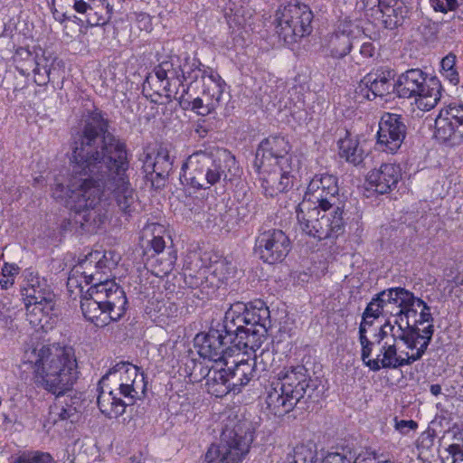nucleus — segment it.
<instances>
[{
	"mask_svg": "<svg viewBox=\"0 0 463 463\" xmlns=\"http://www.w3.org/2000/svg\"><path fill=\"white\" fill-rule=\"evenodd\" d=\"M70 178L65 185L59 179L52 196L73 211L72 222L88 232H96L106 215L101 207L104 191H109L120 210L132 211L134 189L124 143L108 132V123L99 113L86 121L81 135L71 145Z\"/></svg>",
	"mask_w": 463,
	"mask_h": 463,
	"instance_id": "obj_1",
	"label": "nucleus"
},
{
	"mask_svg": "<svg viewBox=\"0 0 463 463\" xmlns=\"http://www.w3.org/2000/svg\"><path fill=\"white\" fill-rule=\"evenodd\" d=\"M118 254L113 251L90 253L76 265L68 279L71 285L74 276L81 274L87 284L92 283L80 301V308L86 319L99 327L118 321L126 313L128 299L124 289L115 280L103 279L114 269Z\"/></svg>",
	"mask_w": 463,
	"mask_h": 463,
	"instance_id": "obj_2",
	"label": "nucleus"
},
{
	"mask_svg": "<svg viewBox=\"0 0 463 463\" xmlns=\"http://www.w3.org/2000/svg\"><path fill=\"white\" fill-rule=\"evenodd\" d=\"M31 365L35 385L60 397L72 390L79 378L74 349L57 344L29 347L23 355Z\"/></svg>",
	"mask_w": 463,
	"mask_h": 463,
	"instance_id": "obj_3",
	"label": "nucleus"
},
{
	"mask_svg": "<svg viewBox=\"0 0 463 463\" xmlns=\"http://www.w3.org/2000/svg\"><path fill=\"white\" fill-rule=\"evenodd\" d=\"M146 384L138 368L127 362L111 367L99 382L98 406L109 419L122 415L128 405L145 393Z\"/></svg>",
	"mask_w": 463,
	"mask_h": 463,
	"instance_id": "obj_4",
	"label": "nucleus"
},
{
	"mask_svg": "<svg viewBox=\"0 0 463 463\" xmlns=\"http://www.w3.org/2000/svg\"><path fill=\"white\" fill-rule=\"evenodd\" d=\"M179 71H175V80L179 85L175 88V100L180 107L186 110L191 109L198 115L205 116L216 110L225 100V82L214 72L203 76V89L201 97H195L197 90L196 80L201 71L194 62L185 59V62L180 65Z\"/></svg>",
	"mask_w": 463,
	"mask_h": 463,
	"instance_id": "obj_5",
	"label": "nucleus"
},
{
	"mask_svg": "<svg viewBox=\"0 0 463 463\" xmlns=\"http://www.w3.org/2000/svg\"><path fill=\"white\" fill-rule=\"evenodd\" d=\"M238 170L236 159L230 151L210 146L194 153L185 160L179 180L184 185L206 189L222 179L231 181Z\"/></svg>",
	"mask_w": 463,
	"mask_h": 463,
	"instance_id": "obj_6",
	"label": "nucleus"
},
{
	"mask_svg": "<svg viewBox=\"0 0 463 463\" xmlns=\"http://www.w3.org/2000/svg\"><path fill=\"white\" fill-rule=\"evenodd\" d=\"M234 273V267L226 260H220L209 266L204 265L200 254L189 252L184 260L180 279L191 289L199 288L206 297L214 293Z\"/></svg>",
	"mask_w": 463,
	"mask_h": 463,
	"instance_id": "obj_7",
	"label": "nucleus"
},
{
	"mask_svg": "<svg viewBox=\"0 0 463 463\" xmlns=\"http://www.w3.org/2000/svg\"><path fill=\"white\" fill-rule=\"evenodd\" d=\"M21 294L29 323L34 327L48 329L55 307V296L46 279L33 271H26Z\"/></svg>",
	"mask_w": 463,
	"mask_h": 463,
	"instance_id": "obj_8",
	"label": "nucleus"
},
{
	"mask_svg": "<svg viewBox=\"0 0 463 463\" xmlns=\"http://www.w3.org/2000/svg\"><path fill=\"white\" fill-rule=\"evenodd\" d=\"M342 206L324 210L302 201L297 207V218L301 230L317 241L337 238L344 232L345 222Z\"/></svg>",
	"mask_w": 463,
	"mask_h": 463,
	"instance_id": "obj_9",
	"label": "nucleus"
},
{
	"mask_svg": "<svg viewBox=\"0 0 463 463\" xmlns=\"http://www.w3.org/2000/svg\"><path fill=\"white\" fill-rule=\"evenodd\" d=\"M394 88L400 98H414L417 107L425 111L438 104L442 90L437 77H428L420 69H410L402 73Z\"/></svg>",
	"mask_w": 463,
	"mask_h": 463,
	"instance_id": "obj_10",
	"label": "nucleus"
},
{
	"mask_svg": "<svg viewBox=\"0 0 463 463\" xmlns=\"http://www.w3.org/2000/svg\"><path fill=\"white\" fill-rule=\"evenodd\" d=\"M276 30L286 43H297L312 32L313 13L299 2L281 5L276 11Z\"/></svg>",
	"mask_w": 463,
	"mask_h": 463,
	"instance_id": "obj_11",
	"label": "nucleus"
},
{
	"mask_svg": "<svg viewBox=\"0 0 463 463\" xmlns=\"http://www.w3.org/2000/svg\"><path fill=\"white\" fill-rule=\"evenodd\" d=\"M253 441V432L242 430L241 427L225 430L221 441L213 444L207 450L205 463H241L249 453Z\"/></svg>",
	"mask_w": 463,
	"mask_h": 463,
	"instance_id": "obj_12",
	"label": "nucleus"
},
{
	"mask_svg": "<svg viewBox=\"0 0 463 463\" xmlns=\"http://www.w3.org/2000/svg\"><path fill=\"white\" fill-rule=\"evenodd\" d=\"M253 441V432L242 430L241 427L225 430L221 441L213 444L207 450L205 463H241L249 453Z\"/></svg>",
	"mask_w": 463,
	"mask_h": 463,
	"instance_id": "obj_13",
	"label": "nucleus"
},
{
	"mask_svg": "<svg viewBox=\"0 0 463 463\" xmlns=\"http://www.w3.org/2000/svg\"><path fill=\"white\" fill-rule=\"evenodd\" d=\"M403 301V305L396 313L394 323L401 322V326L405 331H415L413 340L417 345L424 342L422 335L426 336L427 330H430L432 337L434 326L430 307L411 291Z\"/></svg>",
	"mask_w": 463,
	"mask_h": 463,
	"instance_id": "obj_14",
	"label": "nucleus"
},
{
	"mask_svg": "<svg viewBox=\"0 0 463 463\" xmlns=\"http://www.w3.org/2000/svg\"><path fill=\"white\" fill-rule=\"evenodd\" d=\"M258 306H248L242 302H236L231 305L225 312L222 330L231 338L239 336L250 326H257L261 321L269 318V310L264 306V303L259 302Z\"/></svg>",
	"mask_w": 463,
	"mask_h": 463,
	"instance_id": "obj_15",
	"label": "nucleus"
},
{
	"mask_svg": "<svg viewBox=\"0 0 463 463\" xmlns=\"http://www.w3.org/2000/svg\"><path fill=\"white\" fill-rule=\"evenodd\" d=\"M425 334L426 336L422 335L424 342L419 343L417 347L414 348L416 352L411 354H409L408 352H402L401 354H398L396 342L383 343L380 354L376 358H373V361L368 362V367L372 371L377 372L382 368L397 369L405 365H411L414 362L419 361L425 354L431 341L430 330H427Z\"/></svg>",
	"mask_w": 463,
	"mask_h": 463,
	"instance_id": "obj_16",
	"label": "nucleus"
},
{
	"mask_svg": "<svg viewBox=\"0 0 463 463\" xmlns=\"http://www.w3.org/2000/svg\"><path fill=\"white\" fill-rule=\"evenodd\" d=\"M290 145L282 136H269L259 145L254 160L255 167L274 166L277 165H298V160L289 153Z\"/></svg>",
	"mask_w": 463,
	"mask_h": 463,
	"instance_id": "obj_17",
	"label": "nucleus"
},
{
	"mask_svg": "<svg viewBox=\"0 0 463 463\" xmlns=\"http://www.w3.org/2000/svg\"><path fill=\"white\" fill-rule=\"evenodd\" d=\"M201 357L213 361L214 364H223L227 366L234 354L233 345L229 342V336L222 329L212 328L205 335H197L194 338Z\"/></svg>",
	"mask_w": 463,
	"mask_h": 463,
	"instance_id": "obj_18",
	"label": "nucleus"
},
{
	"mask_svg": "<svg viewBox=\"0 0 463 463\" xmlns=\"http://www.w3.org/2000/svg\"><path fill=\"white\" fill-rule=\"evenodd\" d=\"M338 193L336 176L328 174L316 175L307 185L303 201H308L312 205L320 206L324 210H331L341 206Z\"/></svg>",
	"mask_w": 463,
	"mask_h": 463,
	"instance_id": "obj_19",
	"label": "nucleus"
},
{
	"mask_svg": "<svg viewBox=\"0 0 463 463\" xmlns=\"http://www.w3.org/2000/svg\"><path fill=\"white\" fill-rule=\"evenodd\" d=\"M290 250L288 237L281 230H268L261 232L255 241V252L269 264L280 262Z\"/></svg>",
	"mask_w": 463,
	"mask_h": 463,
	"instance_id": "obj_20",
	"label": "nucleus"
},
{
	"mask_svg": "<svg viewBox=\"0 0 463 463\" xmlns=\"http://www.w3.org/2000/svg\"><path fill=\"white\" fill-rule=\"evenodd\" d=\"M407 127L402 115L384 113L379 122L377 145L385 152L396 153L403 143Z\"/></svg>",
	"mask_w": 463,
	"mask_h": 463,
	"instance_id": "obj_21",
	"label": "nucleus"
},
{
	"mask_svg": "<svg viewBox=\"0 0 463 463\" xmlns=\"http://www.w3.org/2000/svg\"><path fill=\"white\" fill-rule=\"evenodd\" d=\"M435 137L456 146L463 143V107L449 108L435 120Z\"/></svg>",
	"mask_w": 463,
	"mask_h": 463,
	"instance_id": "obj_22",
	"label": "nucleus"
},
{
	"mask_svg": "<svg viewBox=\"0 0 463 463\" xmlns=\"http://www.w3.org/2000/svg\"><path fill=\"white\" fill-rule=\"evenodd\" d=\"M260 175L261 187L266 196L273 197L288 191L293 184L292 172L298 165H277L274 166L256 167Z\"/></svg>",
	"mask_w": 463,
	"mask_h": 463,
	"instance_id": "obj_23",
	"label": "nucleus"
},
{
	"mask_svg": "<svg viewBox=\"0 0 463 463\" xmlns=\"http://www.w3.org/2000/svg\"><path fill=\"white\" fill-rule=\"evenodd\" d=\"M307 372L304 365L285 368L273 382L298 403L310 388L311 380L307 377Z\"/></svg>",
	"mask_w": 463,
	"mask_h": 463,
	"instance_id": "obj_24",
	"label": "nucleus"
},
{
	"mask_svg": "<svg viewBox=\"0 0 463 463\" xmlns=\"http://www.w3.org/2000/svg\"><path fill=\"white\" fill-rule=\"evenodd\" d=\"M73 9L81 14L90 26L108 24L113 14L112 0H68Z\"/></svg>",
	"mask_w": 463,
	"mask_h": 463,
	"instance_id": "obj_25",
	"label": "nucleus"
},
{
	"mask_svg": "<svg viewBox=\"0 0 463 463\" xmlns=\"http://www.w3.org/2000/svg\"><path fill=\"white\" fill-rule=\"evenodd\" d=\"M394 77V71L388 68L380 69L364 76L358 89L367 99L383 97L389 94L391 90H395L394 83L392 82Z\"/></svg>",
	"mask_w": 463,
	"mask_h": 463,
	"instance_id": "obj_26",
	"label": "nucleus"
},
{
	"mask_svg": "<svg viewBox=\"0 0 463 463\" xmlns=\"http://www.w3.org/2000/svg\"><path fill=\"white\" fill-rule=\"evenodd\" d=\"M355 38L353 24L342 22L327 37L325 47L332 58L342 59L351 52Z\"/></svg>",
	"mask_w": 463,
	"mask_h": 463,
	"instance_id": "obj_27",
	"label": "nucleus"
},
{
	"mask_svg": "<svg viewBox=\"0 0 463 463\" xmlns=\"http://www.w3.org/2000/svg\"><path fill=\"white\" fill-rule=\"evenodd\" d=\"M402 177L401 167L395 164H382L367 175L371 188L378 194H384L394 189Z\"/></svg>",
	"mask_w": 463,
	"mask_h": 463,
	"instance_id": "obj_28",
	"label": "nucleus"
},
{
	"mask_svg": "<svg viewBox=\"0 0 463 463\" xmlns=\"http://www.w3.org/2000/svg\"><path fill=\"white\" fill-rule=\"evenodd\" d=\"M270 326L269 318L261 321L257 326H250L239 336L231 338V345H233V350L242 351L248 354L249 350L256 352L260 348L262 343L267 339L268 327Z\"/></svg>",
	"mask_w": 463,
	"mask_h": 463,
	"instance_id": "obj_29",
	"label": "nucleus"
},
{
	"mask_svg": "<svg viewBox=\"0 0 463 463\" xmlns=\"http://www.w3.org/2000/svg\"><path fill=\"white\" fill-rule=\"evenodd\" d=\"M298 403L272 382L267 388L266 405L269 413L282 417L290 412Z\"/></svg>",
	"mask_w": 463,
	"mask_h": 463,
	"instance_id": "obj_30",
	"label": "nucleus"
},
{
	"mask_svg": "<svg viewBox=\"0 0 463 463\" xmlns=\"http://www.w3.org/2000/svg\"><path fill=\"white\" fill-rule=\"evenodd\" d=\"M141 160L143 161L144 172L146 175L156 174V176L164 178L168 175L172 169L168 152L162 147L156 153L155 150L146 148L142 155Z\"/></svg>",
	"mask_w": 463,
	"mask_h": 463,
	"instance_id": "obj_31",
	"label": "nucleus"
},
{
	"mask_svg": "<svg viewBox=\"0 0 463 463\" xmlns=\"http://www.w3.org/2000/svg\"><path fill=\"white\" fill-rule=\"evenodd\" d=\"M414 332L411 330L405 331L402 327L401 322L392 323L388 320L380 327L379 333L375 335V342L382 346V342L385 339L391 338L392 342L401 340L408 349L414 350L418 345L413 340Z\"/></svg>",
	"mask_w": 463,
	"mask_h": 463,
	"instance_id": "obj_32",
	"label": "nucleus"
},
{
	"mask_svg": "<svg viewBox=\"0 0 463 463\" xmlns=\"http://www.w3.org/2000/svg\"><path fill=\"white\" fill-rule=\"evenodd\" d=\"M205 386L207 392L215 397H223L233 391L223 364H213V370L205 382Z\"/></svg>",
	"mask_w": 463,
	"mask_h": 463,
	"instance_id": "obj_33",
	"label": "nucleus"
},
{
	"mask_svg": "<svg viewBox=\"0 0 463 463\" xmlns=\"http://www.w3.org/2000/svg\"><path fill=\"white\" fill-rule=\"evenodd\" d=\"M339 156L354 165H359L365 158L366 153L358 136L346 132L345 137L338 141Z\"/></svg>",
	"mask_w": 463,
	"mask_h": 463,
	"instance_id": "obj_34",
	"label": "nucleus"
},
{
	"mask_svg": "<svg viewBox=\"0 0 463 463\" xmlns=\"http://www.w3.org/2000/svg\"><path fill=\"white\" fill-rule=\"evenodd\" d=\"M172 64L164 63L156 68L155 71V77L150 76L147 77L146 81L144 82L143 89L144 90L146 88V84L150 85V80L156 81L153 83L156 87L155 90V93L159 97L160 99L156 100L161 104L164 103H171L172 96H171V83L167 78V70L165 66H171Z\"/></svg>",
	"mask_w": 463,
	"mask_h": 463,
	"instance_id": "obj_35",
	"label": "nucleus"
},
{
	"mask_svg": "<svg viewBox=\"0 0 463 463\" xmlns=\"http://www.w3.org/2000/svg\"><path fill=\"white\" fill-rule=\"evenodd\" d=\"M409 292L404 288L398 287L391 288L379 293L380 302H382L383 307L393 312V314H388V316L396 317V313L403 305V300L406 299Z\"/></svg>",
	"mask_w": 463,
	"mask_h": 463,
	"instance_id": "obj_36",
	"label": "nucleus"
},
{
	"mask_svg": "<svg viewBox=\"0 0 463 463\" xmlns=\"http://www.w3.org/2000/svg\"><path fill=\"white\" fill-rule=\"evenodd\" d=\"M79 418V411L72 404L54 403L50 408L49 421L57 424L62 421L74 422Z\"/></svg>",
	"mask_w": 463,
	"mask_h": 463,
	"instance_id": "obj_37",
	"label": "nucleus"
},
{
	"mask_svg": "<svg viewBox=\"0 0 463 463\" xmlns=\"http://www.w3.org/2000/svg\"><path fill=\"white\" fill-rule=\"evenodd\" d=\"M175 398V405H179V411L175 412V415L184 413V420H186L189 419L188 414H194L193 408L198 396L194 385H187L184 391L179 390Z\"/></svg>",
	"mask_w": 463,
	"mask_h": 463,
	"instance_id": "obj_38",
	"label": "nucleus"
},
{
	"mask_svg": "<svg viewBox=\"0 0 463 463\" xmlns=\"http://www.w3.org/2000/svg\"><path fill=\"white\" fill-rule=\"evenodd\" d=\"M52 62V57L51 55H46L45 52L40 49L33 72L34 81L38 85H44L49 81Z\"/></svg>",
	"mask_w": 463,
	"mask_h": 463,
	"instance_id": "obj_39",
	"label": "nucleus"
},
{
	"mask_svg": "<svg viewBox=\"0 0 463 463\" xmlns=\"http://www.w3.org/2000/svg\"><path fill=\"white\" fill-rule=\"evenodd\" d=\"M381 13L384 27L392 30L403 24L407 11L402 5H398Z\"/></svg>",
	"mask_w": 463,
	"mask_h": 463,
	"instance_id": "obj_40",
	"label": "nucleus"
},
{
	"mask_svg": "<svg viewBox=\"0 0 463 463\" xmlns=\"http://www.w3.org/2000/svg\"><path fill=\"white\" fill-rule=\"evenodd\" d=\"M11 463H55V460L48 452L27 450L12 457Z\"/></svg>",
	"mask_w": 463,
	"mask_h": 463,
	"instance_id": "obj_41",
	"label": "nucleus"
},
{
	"mask_svg": "<svg viewBox=\"0 0 463 463\" xmlns=\"http://www.w3.org/2000/svg\"><path fill=\"white\" fill-rule=\"evenodd\" d=\"M232 364L233 365L225 366L228 376L230 378V382H232V390L235 391L236 389H239L240 387L246 385L249 381L248 378L244 374H242V370L241 369L238 362L236 360L232 361Z\"/></svg>",
	"mask_w": 463,
	"mask_h": 463,
	"instance_id": "obj_42",
	"label": "nucleus"
},
{
	"mask_svg": "<svg viewBox=\"0 0 463 463\" xmlns=\"http://www.w3.org/2000/svg\"><path fill=\"white\" fill-rule=\"evenodd\" d=\"M365 317H372L375 320L380 316H388V314H393L392 310H388L383 307L382 302H380L379 293L368 303L367 307L364 311Z\"/></svg>",
	"mask_w": 463,
	"mask_h": 463,
	"instance_id": "obj_43",
	"label": "nucleus"
},
{
	"mask_svg": "<svg viewBox=\"0 0 463 463\" xmlns=\"http://www.w3.org/2000/svg\"><path fill=\"white\" fill-rule=\"evenodd\" d=\"M196 362L197 360L194 358L193 352H189L187 354L183 355L178 362L179 376L184 377V379L188 378V382H190Z\"/></svg>",
	"mask_w": 463,
	"mask_h": 463,
	"instance_id": "obj_44",
	"label": "nucleus"
},
{
	"mask_svg": "<svg viewBox=\"0 0 463 463\" xmlns=\"http://www.w3.org/2000/svg\"><path fill=\"white\" fill-rule=\"evenodd\" d=\"M212 370L213 365L210 366L201 361H197L190 382H188V385H194V383H199L203 379H205L206 381Z\"/></svg>",
	"mask_w": 463,
	"mask_h": 463,
	"instance_id": "obj_45",
	"label": "nucleus"
},
{
	"mask_svg": "<svg viewBox=\"0 0 463 463\" xmlns=\"http://www.w3.org/2000/svg\"><path fill=\"white\" fill-rule=\"evenodd\" d=\"M445 453L447 454V458L449 463H458L463 461V446L458 443H453L449 445Z\"/></svg>",
	"mask_w": 463,
	"mask_h": 463,
	"instance_id": "obj_46",
	"label": "nucleus"
},
{
	"mask_svg": "<svg viewBox=\"0 0 463 463\" xmlns=\"http://www.w3.org/2000/svg\"><path fill=\"white\" fill-rule=\"evenodd\" d=\"M430 2L435 11L441 13L453 11L458 6V0H430Z\"/></svg>",
	"mask_w": 463,
	"mask_h": 463,
	"instance_id": "obj_47",
	"label": "nucleus"
},
{
	"mask_svg": "<svg viewBox=\"0 0 463 463\" xmlns=\"http://www.w3.org/2000/svg\"><path fill=\"white\" fill-rule=\"evenodd\" d=\"M33 53L34 52H33L27 48H18L14 55V61L15 63L16 69L19 71V66H21L23 62L28 61Z\"/></svg>",
	"mask_w": 463,
	"mask_h": 463,
	"instance_id": "obj_48",
	"label": "nucleus"
},
{
	"mask_svg": "<svg viewBox=\"0 0 463 463\" xmlns=\"http://www.w3.org/2000/svg\"><path fill=\"white\" fill-rule=\"evenodd\" d=\"M376 342L365 340L364 342H360L362 350H361V359L364 362V364L368 367V362L373 361V359H371L370 356L372 354L373 346L374 345Z\"/></svg>",
	"mask_w": 463,
	"mask_h": 463,
	"instance_id": "obj_49",
	"label": "nucleus"
},
{
	"mask_svg": "<svg viewBox=\"0 0 463 463\" xmlns=\"http://www.w3.org/2000/svg\"><path fill=\"white\" fill-rule=\"evenodd\" d=\"M63 0H52V10L53 17L56 21L62 23L66 19V11L62 4Z\"/></svg>",
	"mask_w": 463,
	"mask_h": 463,
	"instance_id": "obj_50",
	"label": "nucleus"
},
{
	"mask_svg": "<svg viewBox=\"0 0 463 463\" xmlns=\"http://www.w3.org/2000/svg\"><path fill=\"white\" fill-rule=\"evenodd\" d=\"M237 362L242 370V374H244L250 382V379L254 376L256 359L253 362L244 359L238 360Z\"/></svg>",
	"mask_w": 463,
	"mask_h": 463,
	"instance_id": "obj_51",
	"label": "nucleus"
},
{
	"mask_svg": "<svg viewBox=\"0 0 463 463\" xmlns=\"http://www.w3.org/2000/svg\"><path fill=\"white\" fill-rule=\"evenodd\" d=\"M394 421H395V425H394L395 430H398L402 434H407L410 430H415L418 426L416 421H414L412 420H398L397 418H395Z\"/></svg>",
	"mask_w": 463,
	"mask_h": 463,
	"instance_id": "obj_52",
	"label": "nucleus"
},
{
	"mask_svg": "<svg viewBox=\"0 0 463 463\" xmlns=\"http://www.w3.org/2000/svg\"><path fill=\"white\" fill-rule=\"evenodd\" d=\"M158 354L162 357V359H165L169 363L172 362L174 355V343L167 341L160 345L158 347Z\"/></svg>",
	"mask_w": 463,
	"mask_h": 463,
	"instance_id": "obj_53",
	"label": "nucleus"
},
{
	"mask_svg": "<svg viewBox=\"0 0 463 463\" xmlns=\"http://www.w3.org/2000/svg\"><path fill=\"white\" fill-rule=\"evenodd\" d=\"M39 52H34L33 56L28 60L26 62H23L21 66H19V72L24 75L27 76L30 75V73L34 72V66L36 64V59L38 56Z\"/></svg>",
	"mask_w": 463,
	"mask_h": 463,
	"instance_id": "obj_54",
	"label": "nucleus"
},
{
	"mask_svg": "<svg viewBox=\"0 0 463 463\" xmlns=\"http://www.w3.org/2000/svg\"><path fill=\"white\" fill-rule=\"evenodd\" d=\"M305 451L306 448L304 445L296 446L293 449V454H288V463H305L306 458L302 457Z\"/></svg>",
	"mask_w": 463,
	"mask_h": 463,
	"instance_id": "obj_55",
	"label": "nucleus"
},
{
	"mask_svg": "<svg viewBox=\"0 0 463 463\" xmlns=\"http://www.w3.org/2000/svg\"><path fill=\"white\" fill-rule=\"evenodd\" d=\"M321 463H352L350 458L338 452H330Z\"/></svg>",
	"mask_w": 463,
	"mask_h": 463,
	"instance_id": "obj_56",
	"label": "nucleus"
},
{
	"mask_svg": "<svg viewBox=\"0 0 463 463\" xmlns=\"http://www.w3.org/2000/svg\"><path fill=\"white\" fill-rule=\"evenodd\" d=\"M376 53V48L371 42H364L360 47V55L364 59L373 58Z\"/></svg>",
	"mask_w": 463,
	"mask_h": 463,
	"instance_id": "obj_57",
	"label": "nucleus"
},
{
	"mask_svg": "<svg viewBox=\"0 0 463 463\" xmlns=\"http://www.w3.org/2000/svg\"><path fill=\"white\" fill-rule=\"evenodd\" d=\"M454 286H452L451 291L459 298V302L463 305V275L457 276L454 279Z\"/></svg>",
	"mask_w": 463,
	"mask_h": 463,
	"instance_id": "obj_58",
	"label": "nucleus"
},
{
	"mask_svg": "<svg viewBox=\"0 0 463 463\" xmlns=\"http://www.w3.org/2000/svg\"><path fill=\"white\" fill-rule=\"evenodd\" d=\"M19 268L15 264L5 263L2 268V275L4 278H13L18 274Z\"/></svg>",
	"mask_w": 463,
	"mask_h": 463,
	"instance_id": "obj_59",
	"label": "nucleus"
},
{
	"mask_svg": "<svg viewBox=\"0 0 463 463\" xmlns=\"http://www.w3.org/2000/svg\"><path fill=\"white\" fill-rule=\"evenodd\" d=\"M456 57L455 55L449 54L444 57L441 61V69L443 71L453 70L455 66Z\"/></svg>",
	"mask_w": 463,
	"mask_h": 463,
	"instance_id": "obj_60",
	"label": "nucleus"
},
{
	"mask_svg": "<svg viewBox=\"0 0 463 463\" xmlns=\"http://www.w3.org/2000/svg\"><path fill=\"white\" fill-rule=\"evenodd\" d=\"M151 246L156 253H160L165 249V243L162 237L155 236L151 241Z\"/></svg>",
	"mask_w": 463,
	"mask_h": 463,
	"instance_id": "obj_61",
	"label": "nucleus"
},
{
	"mask_svg": "<svg viewBox=\"0 0 463 463\" xmlns=\"http://www.w3.org/2000/svg\"><path fill=\"white\" fill-rule=\"evenodd\" d=\"M222 216L220 215V216H215L213 218V221H211L210 219L207 221V227L208 228H217L218 230H222L225 228V225L222 224Z\"/></svg>",
	"mask_w": 463,
	"mask_h": 463,
	"instance_id": "obj_62",
	"label": "nucleus"
},
{
	"mask_svg": "<svg viewBox=\"0 0 463 463\" xmlns=\"http://www.w3.org/2000/svg\"><path fill=\"white\" fill-rule=\"evenodd\" d=\"M443 73H444V76L453 85H457L458 83V81H459L458 73L455 69L443 71Z\"/></svg>",
	"mask_w": 463,
	"mask_h": 463,
	"instance_id": "obj_63",
	"label": "nucleus"
},
{
	"mask_svg": "<svg viewBox=\"0 0 463 463\" xmlns=\"http://www.w3.org/2000/svg\"><path fill=\"white\" fill-rule=\"evenodd\" d=\"M379 12H383L387 8H392L399 5L398 0H379Z\"/></svg>",
	"mask_w": 463,
	"mask_h": 463,
	"instance_id": "obj_64",
	"label": "nucleus"
}]
</instances>
